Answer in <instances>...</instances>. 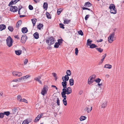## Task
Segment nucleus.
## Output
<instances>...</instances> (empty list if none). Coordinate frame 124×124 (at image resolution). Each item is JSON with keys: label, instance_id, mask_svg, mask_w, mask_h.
I'll list each match as a JSON object with an SVG mask.
<instances>
[{"label": "nucleus", "instance_id": "nucleus-1", "mask_svg": "<svg viewBox=\"0 0 124 124\" xmlns=\"http://www.w3.org/2000/svg\"><path fill=\"white\" fill-rule=\"evenodd\" d=\"M62 92L61 93V95L66 96V94L69 95L72 92V89L71 88L68 87L65 89H63Z\"/></svg>", "mask_w": 124, "mask_h": 124}, {"label": "nucleus", "instance_id": "nucleus-2", "mask_svg": "<svg viewBox=\"0 0 124 124\" xmlns=\"http://www.w3.org/2000/svg\"><path fill=\"white\" fill-rule=\"evenodd\" d=\"M6 41L7 45L8 47H10L12 46L13 43L12 39L10 36L7 38Z\"/></svg>", "mask_w": 124, "mask_h": 124}, {"label": "nucleus", "instance_id": "nucleus-3", "mask_svg": "<svg viewBox=\"0 0 124 124\" xmlns=\"http://www.w3.org/2000/svg\"><path fill=\"white\" fill-rule=\"evenodd\" d=\"M54 39L52 37H50L48 39H47L46 40V43L48 44V45L50 46L51 45L54 44L55 41Z\"/></svg>", "mask_w": 124, "mask_h": 124}, {"label": "nucleus", "instance_id": "nucleus-4", "mask_svg": "<svg viewBox=\"0 0 124 124\" xmlns=\"http://www.w3.org/2000/svg\"><path fill=\"white\" fill-rule=\"evenodd\" d=\"M48 89V87L47 86H44L42 90L41 93V94L43 96H44L45 94H46L47 93Z\"/></svg>", "mask_w": 124, "mask_h": 124}, {"label": "nucleus", "instance_id": "nucleus-5", "mask_svg": "<svg viewBox=\"0 0 124 124\" xmlns=\"http://www.w3.org/2000/svg\"><path fill=\"white\" fill-rule=\"evenodd\" d=\"M115 34V32H113L109 36L108 38V41L109 43H111L114 41L113 37Z\"/></svg>", "mask_w": 124, "mask_h": 124}, {"label": "nucleus", "instance_id": "nucleus-6", "mask_svg": "<svg viewBox=\"0 0 124 124\" xmlns=\"http://www.w3.org/2000/svg\"><path fill=\"white\" fill-rule=\"evenodd\" d=\"M18 8L16 6H11L10 8V10L12 12H15L17 11Z\"/></svg>", "mask_w": 124, "mask_h": 124}, {"label": "nucleus", "instance_id": "nucleus-7", "mask_svg": "<svg viewBox=\"0 0 124 124\" xmlns=\"http://www.w3.org/2000/svg\"><path fill=\"white\" fill-rule=\"evenodd\" d=\"M13 75L15 76L20 77L22 76V74L21 72L14 71L12 73Z\"/></svg>", "mask_w": 124, "mask_h": 124}, {"label": "nucleus", "instance_id": "nucleus-8", "mask_svg": "<svg viewBox=\"0 0 124 124\" xmlns=\"http://www.w3.org/2000/svg\"><path fill=\"white\" fill-rule=\"evenodd\" d=\"M92 107L90 105H88L85 108L84 110L87 111L88 113L90 112L92 109Z\"/></svg>", "mask_w": 124, "mask_h": 124}, {"label": "nucleus", "instance_id": "nucleus-9", "mask_svg": "<svg viewBox=\"0 0 124 124\" xmlns=\"http://www.w3.org/2000/svg\"><path fill=\"white\" fill-rule=\"evenodd\" d=\"M27 39V37L26 35H23L21 38V42L22 43H24Z\"/></svg>", "mask_w": 124, "mask_h": 124}, {"label": "nucleus", "instance_id": "nucleus-10", "mask_svg": "<svg viewBox=\"0 0 124 124\" xmlns=\"http://www.w3.org/2000/svg\"><path fill=\"white\" fill-rule=\"evenodd\" d=\"M63 77H64L63 76L62 78V79L63 82L62 83V84L63 88V89H65L67 88V82L65 81H64Z\"/></svg>", "mask_w": 124, "mask_h": 124}, {"label": "nucleus", "instance_id": "nucleus-11", "mask_svg": "<svg viewBox=\"0 0 124 124\" xmlns=\"http://www.w3.org/2000/svg\"><path fill=\"white\" fill-rule=\"evenodd\" d=\"M62 97L63 98V99L62 100L63 103L65 106H66L67 104V101L66 100V96L64 95H62Z\"/></svg>", "mask_w": 124, "mask_h": 124}, {"label": "nucleus", "instance_id": "nucleus-12", "mask_svg": "<svg viewBox=\"0 0 124 124\" xmlns=\"http://www.w3.org/2000/svg\"><path fill=\"white\" fill-rule=\"evenodd\" d=\"M19 1V0H12L9 3L8 5L10 6L13 4H15Z\"/></svg>", "mask_w": 124, "mask_h": 124}, {"label": "nucleus", "instance_id": "nucleus-13", "mask_svg": "<svg viewBox=\"0 0 124 124\" xmlns=\"http://www.w3.org/2000/svg\"><path fill=\"white\" fill-rule=\"evenodd\" d=\"M22 31L23 33H25L27 32L28 30L26 27H23L22 28Z\"/></svg>", "mask_w": 124, "mask_h": 124}, {"label": "nucleus", "instance_id": "nucleus-14", "mask_svg": "<svg viewBox=\"0 0 124 124\" xmlns=\"http://www.w3.org/2000/svg\"><path fill=\"white\" fill-rule=\"evenodd\" d=\"M91 6V4L89 2H88L85 3L84 6L86 7H89Z\"/></svg>", "mask_w": 124, "mask_h": 124}, {"label": "nucleus", "instance_id": "nucleus-15", "mask_svg": "<svg viewBox=\"0 0 124 124\" xmlns=\"http://www.w3.org/2000/svg\"><path fill=\"white\" fill-rule=\"evenodd\" d=\"M6 27V26L4 24H2L0 25V30L1 31L5 29Z\"/></svg>", "mask_w": 124, "mask_h": 124}, {"label": "nucleus", "instance_id": "nucleus-16", "mask_svg": "<svg viewBox=\"0 0 124 124\" xmlns=\"http://www.w3.org/2000/svg\"><path fill=\"white\" fill-rule=\"evenodd\" d=\"M34 38L36 39H37L39 37V33L37 32H36L34 33L33 34Z\"/></svg>", "mask_w": 124, "mask_h": 124}, {"label": "nucleus", "instance_id": "nucleus-17", "mask_svg": "<svg viewBox=\"0 0 124 124\" xmlns=\"http://www.w3.org/2000/svg\"><path fill=\"white\" fill-rule=\"evenodd\" d=\"M22 23V21L21 20H19L17 23L16 27L18 28L19 26H20Z\"/></svg>", "mask_w": 124, "mask_h": 124}, {"label": "nucleus", "instance_id": "nucleus-18", "mask_svg": "<svg viewBox=\"0 0 124 124\" xmlns=\"http://www.w3.org/2000/svg\"><path fill=\"white\" fill-rule=\"evenodd\" d=\"M70 84V86H72L74 85V80L72 78L70 79L69 80Z\"/></svg>", "mask_w": 124, "mask_h": 124}, {"label": "nucleus", "instance_id": "nucleus-19", "mask_svg": "<svg viewBox=\"0 0 124 124\" xmlns=\"http://www.w3.org/2000/svg\"><path fill=\"white\" fill-rule=\"evenodd\" d=\"M107 101H105L101 105L102 108H105L107 106Z\"/></svg>", "mask_w": 124, "mask_h": 124}, {"label": "nucleus", "instance_id": "nucleus-20", "mask_svg": "<svg viewBox=\"0 0 124 124\" xmlns=\"http://www.w3.org/2000/svg\"><path fill=\"white\" fill-rule=\"evenodd\" d=\"M43 7L46 10L48 7V4L46 2H44V3Z\"/></svg>", "mask_w": 124, "mask_h": 124}, {"label": "nucleus", "instance_id": "nucleus-21", "mask_svg": "<svg viewBox=\"0 0 124 124\" xmlns=\"http://www.w3.org/2000/svg\"><path fill=\"white\" fill-rule=\"evenodd\" d=\"M15 53L16 55H19L21 54L22 51L20 50H16L15 51Z\"/></svg>", "mask_w": 124, "mask_h": 124}, {"label": "nucleus", "instance_id": "nucleus-22", "mask_svg": "<svg viewBox=\"0 0 124 124\" xmlns=\"http://www.w3.org/2000/svg\"><path fill=\"white\" fill-rule=\"evenodd\" d=\"M70 21V20L65 19L64 20L63 23L64 24H68Z\"/></svg>", "mask_w": 124, "mask_h": 124}, {"label": "nucleus", "instance_id": "nucleus-23", "mask_svg": "<svg viewBox=\"0 0 124 124\" xmlns=\"http://www.w3.org/2000/svg\"><path fill=\"white\" fill-rule=\"evenodd\" d=\"M112 66L109 64H106L104 67V68H107L109 69H110L111 68Z\"/></svg>", "mask_w": 124, "mask_h": 124}, {"label": "nucleus", "instance_id": "nucleus-24", "mask_svg": "<svg viewBox=\"0 0 124 124\" xmlns=\"http://www.w3.org/2000/svg\"><path fill=\"white\" fill-rule=\"evenodd\" d=\"M43 26V24L40 23L38 25L37 28L39 30H40L41 28H42Z\"/></svg>", "mask_w": 124, "mask_h": 124}, {"label": "nucleus", "instance_id": "nucleus-25", "mask_svg": "<svg viewBox=\"0 0 124 124\" xmlns=\"http://www.w3.org/2000/svg\"><path fill=\"white\" fill-rule=\"evenodd\" d=\"M86 117L85 116H81L80 118V121H83L86 119Z\"/></svg>", "mask_w": 124, "mask_h": 124}, {"label": "nucleus", "instance_id": "nucleus-26", "mask_svg": "<svg viewBox=\"0 0 124 124\" xmlns=\"http://www.w3.org/2000/svg\"><path fill=\"white\" fill-rule=\"evenodd\" d=\"M90 48H94L97 47V46L95 44H91L90 46Z\"/></svg>", "mask_w": 124, "mask_h": 124}, {"label": "nucleus", "instance_id": "nucleus-27", "mask_svg": "<svg viewBox=\"0 0 124 124\" xmlns=\"http://www.w3.org/2000/svg\"><path fill=\"white\" fill-rule=\"evenodd\" d=\"M69 79V77L68 76L66 75H65L64 77V81H65L66 82V81H68Z\"/></svg>", "mask_w": 124, "mask_h": 124}, {"label": "nucleus", "instance_id": "nucleus-28", "mask_svg": "<svg viewBox=\"0 0 124 124\" xmlns=\"http://www.w3.org/2000/svg\"><path fill=\"white\" fill-rule=\"evenodd\" d=\"M115 6L113 4H111L109 7V8L110 9V10L113 9V8H115Z\"/></svg>", "mask_w": 124, "mask_h": 124}, {"label": "nucleus", "instance_id": "nucleus-29", "mask_svg": "<svg viewBox=\"0 0 124 124\" xmlns=\"http://www.w3.org/2000/svg\"><path fill=\"white\" fill-rule=\"evenodd\" d=\"M66 73L67 74L66 75L68 76H70L71 75V72L70 70H67Z\"/></svg>", "mask_w": 124, "mask_h": 124}, {"label": "nucleus", "instance_id": "nucleus-30", "mask_svg": "<svg viewBox=\"0 0 124 124\" xmlns=\"http://www.w3.org/2000/svg\"><path fill=\"white\" fill-rule=\"evenodd\" d=\"M89 39H88L87 41V46H90L91 44V43L92 42V40H89Z\"/></svg>", "mask_w": 124, "mask_h": 124}, {"label": "nucleus", "instance_id": "nucleus-31", "mask_svg": "<svg viewBox=\"0 0 124 124\" xmlns=\"http://www.w3.org/2000/svg\"><path fill=\"white\" fill-rule=\"evenodd\" d=\"M96 49L100 53H101L103 51V49L100 48H97Z\"/></svg>", "mask_w": 124, "mask_h": 124}, {"label": "nucleus", "instance_id": "nucleus-32", "mask_svg": "<svg viewBox=\"0 0 124 124\" xmlns=\"http://www.w3.org/2000/svg\"><path fill=\"white\" fill-rule=\"evenodd\" d=\"M46 17L47 18L49 19L51 18V17L50 16L49 13L46 12Z\"/></svg>", "mask_w": 124, "mask_h": 124}, {"label": "nucleus", "instance_id": "nucleus-33", "mask_svg": "<svg viewBox=\"0 0 124 124\" xmlns=\"http://www.w3.org/2000/svg\"><path fill=\"white\" fill-rule=\"evenodd\" d=\"M12 111L13 114H15L18 112L17 109L16 108H15L12 109Z\"/></svg>", "mask_w": 124, "mask_h": 124}, {"label": "nucleus", "instance_id": "nucleus-34", "mask_svg": "<svg viewBox=\"0 0 124 124\" xmlns=\"http://www.w3.org/2000/svg\"><path fill=\"white\" fill-rule=\"evenodd\" d=\"M31 21L33 24V26H34L35 24V23L36 22L37 19H31Z\"/></svg>", "mask_w": 124, "mask_h": 124}, {"label": "nucleus", "instance_id": "nucleus-35", "mask_svg": "<svg viewBox=\"0 0 124 124\" xmlns=\"http://www.w3.org/2000/svg\"><path fill=\"white\" fill-rule=\"evenodd\" d=\"M17 99L20 102V100H22V99L21 96L20 95H18L17 97Z\"/></svg>", "mask_w": 124, "mask_h": 124}, {"label": "nucleus", "instance_id": "nucleus-36", "mask_svg": "<svg viewBox=\"0 0 124 124\" xmlns=\"http://www.w3.org/2000/svg\"><path fill=\"white\" fill-rule=\"evenodd\" d=\"M60 45L57 42H56L55 43V45L54 46V47L56 48H58L59 46V45Z\"/></svg>", "mask_w": 124, "mask_h": 124}, {"label": "nucleus", "instance_id": "nucleus-37", "mask_svg": "<svg viewBox=\"0 0 124 124\" xmlns=\"http://www.w3.org/2000/svg\"><path fill=\"white\" fill-rule=\"evenodd\" d=\"M94 81L93 80H90V79L89 80V79L88 80V83L89 84H90L93 83Z\"/></svg>", "mask_w": 124, "mask_h": 124}, {"label": "nucleus", "instance_id": "nucleus-38", "mask_svg": "<svg viewBox=\"0 0 124 124\" xmlns=\"http://www.w3.org/2000/svg\"><path fill=\"white\" fill-rule=\"evenodd\" d=\"M4 115H5L7 116H8L10 114V112L9 111H5L4 112Z\"/></svg>", "mask_w": 124, "mask_h": 124}, {"label": "nucleus", "instance_id": "nucleus-39", "mask_svg": "<svg viewBox=\"0 0 124 124\" xmlns=\"http://www.w3.org/2000/svg\"><path fill=\"white\" fill-rule=\"evenodd\" d=\"M8 29L11 31H12L13 30V27L11 26H9L8 27Z\"/></svg>", "mask_w": 124, "mask_h": 124}, {"label": "nucleus", "instance_id": "nucleus-40", "mask_svg": "<svg viewBox=\"0 0 124 124\" xmlns=\"http://www.w3.org/2000/svg\"><path fill=\"white\" fill-rule=\"evenodd\" d=\"M59 26L60 27L63 29H64L65 28L64 27V25L62 23H60L59 24Z\"/></svg>", "mask_w": 124, "mask_h": 124}, {"label": "nucleus", "instance_id": "nucleus-41", "mask_svg": "<svg viewBox=\"0 0 124 124\" xmlns=\"http://www.w3.org/2000/svg\"><path fill=\"white\" fill-rule=\"evenodd\" d=\"M62 41L63 40L62 39H59L58 40V42L57 43L60 45L62 43Z\"/></svg>", "mask_w": 124, "mask_h": 124}, {"label": "nucleus", "instance_id": "nucleus-42", "mask_svg": "<svg viewBox=\"0 0 124 124\" xmlns=\"http://www.w3.org/2000/svg\"><path fill=\"white\" fill-rule=\"evenodd\" d=\"M78 32L79 35H81V36H83V32L82 30H80L79 31H78Z\"/></svg>", "mask_w": 124, "mask_h": 124}, {"label": "nucleus", "instance_id": "nucleus-43", "mask_svg": "<svg viewBox=\"0 0 124 124\" xmlns=\"http://www.w3.org/2000/svg\"><path fill=\"white\" fill-rule=\"evenodd\" d=\"M56 103L58 106H59L60 105V100H59V98L58 97L57 98Z\"/></svg>", "mask_w": 124, "mask_h": 124}, {"label": "nucleus", "instance_id": "nucleus-44", "mask_svg": "<svg viewBox=\"0 0 124 124\" xmlns=\"http://www.w3.org/2000/svg\"><path fill=\"white\" fill-rule=\"evenodd\" d=\"M110 12L111 13H112L113 14H116L117 13V11L116 10H110Z\"/></svg>", "mask_w": 124, "mask_h": 124}, {"label": "nucleus", "instance_id": "nucleus-45", "mask_svg": "<svg viewBox=\"0 0 124 124\" xmlns=\"http://www.w3.org/2000/svg\"><path fill=\"white\" fill-rule=\"evenodd\" d=\"M20 102H24L26 103H27L28 102L27 100H26V99H23L22 100H20Z\"/></svg>", "mask_w": 124, "mask_h": 124}, {"label": "nucleus", "instance_id": "nucleus-46", "mask_svg": "<svg viewBox=\"0 0 124 124\" xmlns=\"http://www.w3.org/2000/svg\"><path fill=\"white\" fill-rule=\"evenodd\" d=\"M4 116V115L3 113H0V118H2Z\"/></svg>", "mask_w": 124, "mask_h": 124}, {"label": "nucleus", "instance_id": "nucleus-47", "mask_svg": "<svg viewBox=\"0 0 124 124\" xmlns=\"http://www.w3.org/2000/svg\"><path fill=\"white\" fill-rule=\"evenodd\" d=\"M101 80L100 79L98 78L95 80H94V81L96 82L97 83H99L100 82Z\"/></svg>", "mask_w": 124, "mask_h": 124}, {"label": "nucleus", "instance_id": "nucleus-48", "mask_svg": "<svg viewBox=\"0 0 124 124\" xmlns=\"http://www.w3.org/2000/svg\"><path fill=\"white\" fill-rule=\"evenodd\" d=\"M29 122L27 120H24L22 124H28Z\"/></svg>", "mask_w": 124, "mask_h": 124}, {"label": "nucleus", "instance_id": "nucleus-49", "mask_svg": "<svg viewBox=\"0 0 124 124\" xmlns=\"http://www.w3.org/2000/svg\"><path fill=\"white\" fill-rule=\"evenodd\" d=\"M29 8L30 10H32L33 9V7L31 5H29Z\"/></svg>", "mask_w": 124, "mask_h": 124}, {"label": "nucleus", "instance_id": "nucleus-50", "mask_svg": "<svg viewBox=\"0 0 124 124\" xmlns=\"http://www.w3.org/2000/svg\"><path fill=\"white\" fill-rule=\"evenodd\" d=\"M78 48H76L75 49V54L77 55H78Z\"/></svg>", "mask_w": 124, "mask_h": 124}, {"label": "nucleus", "instance_id": "nucleus-51", "mask_svg": "<svg viewBox=\"0 0 124 124\" xmlns=\"http://www.w3.org/2000/svg\"><path fill=\"white\" fill-rule=\"evenodd\" d=\"M39 119V118L37 117H36L34 121V122H37L38 121Z\"/></svg>", "mask_w": 124, "mask_h": 124}, {"label": "nucleus", "instance_id": "nucleus-52", "mask_svg": "<svg viewBox=\"0 0 124 124\" xmlns=\"http://www.w3.org/2000/svg\"><path fill=\"white\" fill-rule=\"evenodd\" d=\"M61 12V11L60 9H59L57 10V13L58 15H59Z\"/></svg>", "mask_w": 124, "mask_h": 124}, {"label": "nucleus", "instance_id": "nucleus-53", "mask_svg": "<svg viewBox=\"0 0 124 124\" xmlns=\"http://www.w3.org/2000/svg\"><path fill=\"white\" fill-rule=\"evenodd\" d=\"M89 15H87L86 16H85V20H87L88 18H89Z\"/></svg>", "mask_w": 124, "mask_h": 124}, {"label": "nucleus", "instance_id": "nucleus-54", "mask_svg": "<svg viewBox=\"0 0 124 124\" xmlns=\"http://www.w3.org/2000/svg\"><path fill=\"white\" fill-rule=\"evenodd\" d=\"M28 62V60L27 59H25L24 61V64H26Z\"/></svg>", "mask_w": 124, "mask_h": 124}, {"label": "nucleus", "instance_id": "nucleus-55", "mask_svg": "<svg viewBox=\"0 0 124 124\" xmlns=\"http://www.w3.org/2000/svg\"><path fill=\"white\" fill-rule=\"evenodd\" d=\"M30 77V75H27L26 76H24V77L25 78H29Z\"/></svg>", "mask_w": 124, "mask_h": 124}, {"label": "nucleus", "instance_id": "nucleus-56", "mask_svg": "<svg viewBox=\"0 0 124 124\" xmlns=\"http://www.w3.org/2000/svg\"><path fill=\"white\" fill-rule=\"evenodd\" d=\"M14 37L15 38H16L18 39H20V38L19 37V35H16Z\"/></svg>", "mask_w": 124, "mask_h": 124}, {"label": "nucleus", "instance_id": "nucleus-57", "mask_svg": "<svg viewBox=\"0 0 124 124\" xmlns=\"http://www.w3.org/2000/svg\"><path fill=\"white\" fill-rule=\"evenodd\" d=\"M103 41V40L102 39H98L97 40V41L98 42H101Z\"/></svg>", "mask_w": 124, "mask_h": 124}, {"label": "nucleus", "instance_id": "nucleus-58", "mask_svg": "<svg viewBox=\"0 0 124 124\" xmlns=\"http://www.w3.org/2000/svg\"><path fill=\"white\" fill-rule=\"evenodd\" d=\"M40 0H34V1L36 3H37L39 2Z\"/></svg>", "mask_w": 124, "mask_h": 124}, {"label": "nucleus", "instance_id": "nucleus-59", "mask_svg": "<svg viewBox=\"0 0 124 124\" xmlns=\"http://www.w3.org/2000/svg\"><path fill=\"white\" fill-rule=\"evenodd\" d=\"M18 81V79H13L12 82H16L17 81Z\"/></svg>", "mask_w": 124, "mask_h": 124}, {"label": "nucleus", "instance_id": "nucleus-60", "mask_svg": "<svg viewBox=\"0 0 124 124\" xmlns=\"http://www.w3.org/2000/svg\"><path fill=\"white\" fill-rule=\"evenodd\" d=\"M41 116H43V115L39 114L38 116L37 117L39 118V119L41 117Z\"/></svg>", "mask_w": 124, "mask_h": 124}, {"label": "nucleus", "instance_id": "nucleus-61", "mask_svg": "<svg viewBox=\"0 0 124 124\" xmlns=\"http://www.w3.org/2000/svg\"><path fill=\"white\" fill-rule=\"evenodd\" d=\"M3 91H0V95L1 96H3Z\"/></svg>", "mask_w": 124, "mask_h": 124}, {"label": "nucleus", "instance_id": "nucleus-62", "mask_svg": "<svg viewBox=\"0 0 124 124\" xmlns=\"http://www.w3.org/2000/svg\"><path fill=\"white\" fill-rule=\"evenodd\" d=\"M52 75L54 77H56V73H52Z\"/></svg>", "mask_w": 124, "mask_h": 124}, {"label": "nucleus", "instance_id": "nucleus-63", "mask_svg": "<svg viewBox=\"0 0 124 124\" xmlns=\"http://www.w3.org/2000/svg\"><path fill=\"white\" fill-rule=\"evenodd\" d=\"M17 79H18V82H21V81H22L21 79V77L18 78H17Z\"/></svg>", "mask_w": 124, "mask_h": 124}, {"label": "nucleus", "instance_id": "nucleus-64", "mask_svg": "<svg viewBox=\"0 0 124 124\" xmlns=\"http://www.w3.org/2000/svg\"><path fill=\"white\" fill-rule=\"evenodd\" d=\"M91 76L94 79L96 77V76L95 75H93Z\"/></svg>", "mask_w": 124, "mask_h": 124}]
</instances>
